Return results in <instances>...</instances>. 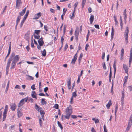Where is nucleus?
Here are the masks:
<instances>
[{
	"mask_svg": "<svg viewBox=\"0 0 132 132\" xmlns=\"http://www.w3.org/2000/svg\"><path fill=\"white\" fill-rule=\"evenodd\" d=\"M92 9L91 7H89L88 8V12L89 13H91L92 11Z\"/></svg>",
	"mask_w": 132,
	"mask_h": 132,
	"instance_id": "680f3d73",
	"label": "nucleus"
},
{
	"mask_svg": "<svg viewBox=\"0 0 132 132\" xmlns=\"http://www.w3.org/2000/svg\"><path fill=\"white\" fill-rule=\"evenodd\" d=\"M53 107L56 109H58L59 108V105L57 104H56Z\"/></svg>",
	"mask_w": 132,
	"mask_h": 132,
	"instance_id": "58836bf2",
	"label": "nucleus"
},
{
	"mask_svg": "<svg viewBox=\"0 0 132 132\" xmlns=\"http://www.w3.org/2000/svg\"><path fill=\"white\" fill-rule=\"evenodd\" d=\"M123 100H124L121 99V103L122 107L123 106Z\"/></svg>",
	"mask_w": 132,
	"mask_h": 132,
	"instance_id": "0e129e2a",
	"label": "nucleus"
},
{
	"mask_svg": "<svg viewBox=\"0 0 132 132\" xmlns=\"http://www.w3.org/2000/svg\"><path fill=\"white\" fill-rule=\"evenodd\" d=\"M26 9V7H25L24 9H23L21 11V12H20L19 13V16H21L23 15L25 12Z\"/></svg>",
	"mask_w": 132,
	"mask_h": 132,
	"instance_id": "2eb2a0df",
	"label": "nucleus"
},
{
	"mask_svg": "<svg viewBox=\"0 0 132 132\" xmlns=\"http://www.w3.org/2000/svg\"><path fill=\"white\" fill-rule=\"evenodd\" d=\"M33 35L34 36V38L35 39H39L40 37V36L39 35L36 36V35H35V34H33Z\"/></svg>",
	"mask_w": 132,
	"mask_h": 132,
	"instance_id": "72a5a7b5",
	"label": "nucleus"
},
{
	"mask_svg": "<svg viewBox=\"0 0 132 132\" xmlns=\"http://www.w3.org/2000/svg\"><path fill=\"white\" fill-rule=\"evenodd\" d=\"M128 88L131 91H132V85L128 86Z\"/></svg>",
	"mask_w": 132,
	"mask_h": 132,
	"instance_id": "603ef678",
	"label": "nucleus"
},
{
	"mask_svg": "<svg viewBox=\"0 0 132 132\" xmlns=\"http://www.w3.org/2000/svg\"><path fill=\"white\" fill-rule=\"evenodd\" d=\"M7 112H4L3 114V121H4L6 117V116Z\"/></svg>",
	"mask_w": 132,
	"mask_h": 132,
	"instance_id": "4be33fe9",
	"label": "nucleus"
},
{
	"mask_svg": "<svg viewBox=\"0 0 132 132\" xmlns=\"http://www.w3.org/2000/svg\"><path fill=\"white\" fill-rule=\"evenodd\" d=\"M124 93L123 91L122 92V96L121 99L124 100L125 97Z\"/></svg>",
	"mask_w": 132,
	"mask_h": 132,
	"instance_id": "f704fd0d",
	"label": "nucleus"
},
{
	"mask_svg": "<svg viewBox=\"0 0 132 132\" xmlns=\"http://www.w3.org/2000/svg\"><path fill=\"white\" fill-rule=\"evenodd\" d=\"M11 51V44H10V46L9 47V49L8 50V53L9 54H10V52Z\"/></svg>",
	"mask_w": 132,
	"mask_h": 132,
	"instance_id": "49530a36",
	"label": "nucleus"
},
{
	"mask_svg": "<svg viewBox=\"0 0 132 132\" xmlns=\"http://www.w3.org/2000/svg\"><path fill=\"white\" fill-rule=\"evenodd\" d=\"M83 55L82 53H81L80 54V55L78 61H79V63H80L81 62V60L82 57L83 56Z\"/></svg>",
	"mask_w": 132,
	"mask_h": 132,
	"instance_id": "393cba45",
	"label": "nucleus"
},
{
	"mask_svg": "<svg viewBox=\"0 0 132 132\" xmlns=\"http://www.w3.org/2000/svg\"><path fill=\"white\" fill-rule=\"evenodd\" d=\"M20 59V57L19 55H16L14 56L13 58H12L13 62L16 63Z\"/></svg>",
	"mask_w": 132,
	"mask_h": 132,
	"instance_id": "0eeeda50",
	"label": "nucleus"
},
{
	"mask_svg": "<svg viewBox=\"0 0 132 132\" xmlns=\"http://www.w3.org/2000/svg\"><path fill=\"white\" fill-rule=\"evenodd\" d=\"M11 108L13 111H14L15 110L16 106L15 103H12L10 105Z\"/></svg>",
	"mask_w": 132,
	"mask_h": 132,
	"instance_id": "1a4fd4ad",
	"label": "nucleus"
},
{
	"mask_svg": "<svg viewBox=\"0 0 132 132\" xmlns=\"http://www.w3.org/2000/svg\"><path fill=\"white\" fill-rule=\"evenodd\" d=\"M22 3L21 0H16L15 7L16 9H19L20 5Z\"/></svg>",
	"mask_w": 132,
	"mask_h": 132,
	"instance_id": "9d476101",
	"label": "nucleus"
},
{
	"mask_svg": "<svg viewBox=\"0 0 132 132\" xmlns=\"http://www.w3.org/2000/svg\"><path fill=\"white\" fill-rule=\"evenodd\" d=\"M37 46V48L39 49V50H40L41 48V46H42L43 45H38Z\"/></svg>",
	"mask_w": 132,
	"mask_h": 132,
	"instance_id": "6e6d98bb",
	"label": "nucleus"
},
{
	"mask_svg": "<svg viewBox=\"0 0 132 132\" xmlns=\"http://www.w3.org/2000/svg\"><path fill=\"white\" fill-rule=\"evenodd\" d=\"M75 12V11H74L72 13V16H71V15H70V16H71L70 17V18L71 19H73V18L72 17L73 16H74Z\"/></svg>",
	"mask_w": 132,
	"mask_h": 132,
	"instance_id": "3c124183",
	"label": "nucleus"
},
{
	"mask_svg": "<svg viewBox=\"0 0 132 132\" xmlns=\"http://www.w3.org/2000/svg\"><path fill=\"white\" fill-rule=\"evenodd\" d=\"M21 109L18 108L17 109V114L18 117L19 118L21 117L23 115V113L21 111Z\"/></svg>",
	"mask_w": 132,
	"mask_h": 132,
	"instance_id": "9b49d317",
	"label": "nucleus"
},
{
	"mask_svg": "<svg viewBox=\"0 0 132 132\" xmlns=\"http://www.w3.org/2000/svg\"><path fill=\"white\" fill-rule=\"evenodd\" d=\"M103 67L104 69L105 70L106 69V67L105 62H104L103 64Z\"/></svg>",
	"mask_w": 132,
	"mask_h": 132,
	"instance_id": "a19ab883",
	"label": "nucleus"
},
{
	"mask_svg": "<svg viewBox=\"0 0 132 132\" xmlns=\"http://www.w3.org/2000/svg\"><path fill=\"white\" fill-rule=\"evenodd\" d=\"M78 29V28H76L75 33V38L77 42L78 41V35L79 34Z\"/></svg>",
	"mask_w": 132,
	"mask_h": 132,
	"instance_id": "6e6552de",
	"label": "nucleus"
},
{
	"mask_svg": "<svg viewBox=\"0 0 132 132\" xmlns=\"http://www.w3.org/2000/svg\"><path fill=\"white\" fill-rule=\"evenodd\" d=\"M39 112L41 116H44V115L45 114V113L44 112H43V111L42 110H40Z\"/></svg>",
	"mask_w": 132,
	"mask_h": 132,
	"instance_id": "7c9ffc66",
	"label": "nucleus"
},
{
	"mask_svg": "<svg viewBox=\"0 0 132 132\" xmlns=\"http://www.w3.org/2000/svg\"><path fill=\"white\" fill-rule=\"evenodd\" d=\"M114 29L113 28V27H112V31L111 35H114Z\"/></svg>",
	"mask_w": 132,
	"mask_h": 132,
	"instance_id": "e433bc0d",
	"label": "nucleus"
},
{
	"mask_svg": "<svg viewBox=\"0 0 132 132\" xmlns=\"http://www.w3.org/2000/svg\"><path fill=\"white\" fill-rule=\"evenodd\" d=\"M89 33H90L89 30H88V34H87V36H86L87 40H88V37H89Z\"/></svg>",
	"mask_w": 132,
	"mask_h": 132,
	"instance_id": "09e8293b",
	"label": "nucleus"
},
{
	"mask_svg": "<svg viewBox=\"0 0 132 132\" xmlns=\"http://www.w3.org/2000/svg\"><path fill=\"white\" fill-rule=\"evenodd\" d=\"M42 55L43 56H45L46 54V52L45 49H44L42 54Z\"/></svg>",
	"mask_w": 132,
	"mask_h": 132,
	"instance_id": "2f4dec72",
	"label": "nucleus"
},
{
	"mask_svg": "<svg viewBox=\"0 0 132 132\" xmlns=\"http://www.w3.org/2000/svg\"><path fill=\"white\" fill-rule=\"evenodd\" d=\"M35 108L36 109H38L37 110L38 111H39V107L38 106L37 104H36L35 105Z\"/></svg>",
	"mask_w": 132,
	"mask_h": 132,
	"instance_id": "5fc2aeb1",
	"label": "nucleus"
},
{
	"mask_svg": "<svg viewBox=\"0 0 132 132\" xmlns=\"http://www.w3.org/2000/svg\"><path fill=\"white\" fill-rule=\"evenodd\" d=\"M77 91H75V92H73L72 94V97H76V96H77V95L76 94Z\"/></svg>",
	"mask_w": 132,
	"mask_h": 132,
	"instance_id": "c756f323",
	"label": "nucleus"
},
{
	"mask_svg": "<svg viewBox=\"0 0 132 132\" xmlns=\"http://www.w3.org/2000/svg\"><path fill=\"white\" fill-rule=\"evenodd\" d=\"M50 11L52 13H54L55 12V10L52 8L50 9Z\"/></svg>",
	"mask_w": 132,
	"mask_h": 132,
	"instance_id": "338daca9",
	"label": "nucleus"
},
{
	"mask_svg": "<svg viewBox=\"0 0 132 132\" xmlns=\"http://www.w3.org/2000/svg\"><path fill=\"white\" fill-rule=\"evenodd\" d=\"M24 38L28 41V43H29V35L28 34H25Z\"/></svg>",
	"mask_w": 132,
	"mask_h": 132,
	"instance_id": "6ab92c4d",
	"label": "nucleus"
},
{
	"mask_svg": "<svg viewBox=\"0 0 132 132\" xmlns=\"http://www.w3.org/2000/svg\"><path fill=\"white\" fill-rule=\"evenodd\" d=\"M118 104H117L116 105V107H115V120H116V113L117 111V110H118Z\"/></svg>",
	"mask_w": 132,
	"mask_h": 132,
	"instance_id": "412c9836",
	"label": "nucleus"
},
{
	"mask_svg": "<svg viewBox=\"0 0 132 132\" xmlns=\"http://www.w3.org/2000/svg\"><path fill=\"white\" fill-rule=\"evenodd\" d=\"M31 46L32 48H34L35 47L33 43V41L32 40V42H31Z\"/></svg>",
	"mask_w": 132,
	"mask_h": 132,
	"instance_id": "052dcab7",
	"label": "nucleus"
},
{
	"mask_svg": "<svg viewBox=\"0 0 132 132\" xmlns=\"http://www.w3.org/2000/svg\"><path fill=\"white\" fill-rule=\"evenodd\" d=\"M66 115L64 116L65 118L67 119H69L72 113V108L71 105H69L65 110Z\"/></svg>",
	"mask_w": 132,
	"mask_h": 132,
	"instance_id": "f257e3e1",
	"label": "nucleus"
},
{
	"mask_svg": "<svg viewBox=\"0 0 132 132\" xmlns=\"http://www.w3.org/2000/svg\"><path fill=\"white\" fill-rule=\"evenodd\" d=\"M116 61L115 60H115L114 61V64L113 65V67L114 69V76H115L116 71Z\"/></svg>",
	"mask_w": 132,
	"mask_h": 132,
	"instance_id": "dca6fc26",
	"label": "nucleus"
},
{
	"mask_svg": "<svg viewBox=\"0 0 132 132\" xmlns=\"http://www.w3.org/2000/svg\"><path fill=\"white\" fill-rule=\"evenodd\" d=\"M64 40V38H63V37L62 36L61 37V42L62 45H63Z\"/></svg>",
	"mask_w": 132,
	"mask_h": 132,
	"instance_id": "8fccbe9b",
	"label": "nucleus"
},
{
	"mask_svg": "<svg viewBox=\"0 0 132 132\" xmlns=\"http://www.w3.org/2000/svg\"><path fill=\"white\" fill-rule=\"evenodd\" d=\"M35 85H33L31 87V88L33 90H34L36 89V88H35Z\"/></svg>",
	"mask_w": 132,
	"mask_h": 132,
	"instance_id": "a18cd8bd",
	"label": "nucleus"
},
{
	"mask_svg": "<svg viewBox=\"0 0 132 132\" xmlns=\"http://www.w3.org/2000/svg\"><path fill=\"white\" fill-rule=\"evenodd\" d=\"M41 103L43 105H44L46 103V102L45 101V99H42Z\"/></svg>",
	"mask_w": 132,
	"mask_h": 132,
	"instance_id": "c85d7f7f",
	"label": "nucleus"
},
{
	"mask_svg": "<svg viewBox=\"0 0 132 132\" xmlns=\"http://www.w3.org/2000/svg\"><path fill=\"white\" fill-rule=\"evenodd\" d=\"M77 59H75L73 58L72 59V61H71V63L72 64H74L75 63V62Z\"/></svg>",
	"mask_w": 132,
	"mask_h": 132,
	"instance_id": "79ce46f5",
	"label": "nucleus"
},
{
	"mask_svg": "<svg viewBox=\"0 0 132 132\" xmlns=\"http://www.w3.org/2000/svg\"><path fill=\"white\" fill-rule=\"evenodd\" d=\"M68 86H71V79L70 78L69 81H67Z\"/></svg>",
	"mask_w": 132,
	"mask_h": 132,
	"instance_id": "37998d69",
	"label": "nucleus"
},
{
	"mask_svg": "<svg viewBox=\"0 0 132 132\" xmlns=\"http://www.w3.org/2000/svg\"><path fill=\"white\" fill-rule=\"evenodd\" d=\"M16 63L15 62L12 61L11 67V69H12L15 68Z\"/></svg>",
	"mask_w": 132,
	"mask_h": 132,
	"instance_id": "a211bd4d",
	"label": "nucleus"
},
{
	"mask_svg": "<svg viewBox=\"0 0 132 132\" xmlns=\"http://www.w3.org/2000/svg\"><path fill=\"white\" fill-rule=\"evenodd\" d=\"M29 46V44L27 46V47H26V48L28 51H29L30 49V48Z\"/></svg>",
	"mask_w": 132,
	"mask_h": 132,
	"instance_id": "69168bd1",
	"label": "nucleus"
},
{
	"mask_svg": "<svg viewBox=\"0 0 132 132\" xmlns=\"http://www.w3.org/2000/svg\"><path fill=\"white\" fill-rule=\"evenodd\" d=\"M129 32L128 28V27H127L124 34L126 44L128 43V34Z\"/></svg>",
	"mask_w": 132,
	"mask_h": 132,
	"instance_id": "7ed1b4c3",
	"label": "nucleus"
},
{
	"mask_svg": "<svg viewBox=\"0 0 132 132\" xmlns=\"http://www.w3.org/2000/svg\"><path fill=\"white\" fill-rule=\"evenodd\" d=\"M8 107V106L7 105H6L4 112H7V111Z\"/></svg>",
	"mask_w": 132,
	"mask_h": 132,
	"instance_id": "ea45409f",
	"label": "nucleus"
},
{
	"mask_svg": "<svg viewBox=\"0 0 132 132\" xmlns=\"http://www.w3.org/2000/svg\"><path fill=\"white\" fill-rule=\"evenodd\" d=\"M78 3V2H76L75 4L74 5V11H75L76 9V7Z\"/></svg>",
	"mask_w": 132,
	"mask_h": 132,
	"instance_id": "c9c22d12",
	"label": "nucleus"
},
{
	"mask_svg": "<svg viewBox=\"0 0 132 132\" xmlns=\"http://www.w3.org/2000/svg\"><path fill=\"white\" fill-rule=\"evenodd\" d=\"M48 89V88L46 87L44 89V91L45 92H46Z\"/></svg>",
	"mask_w": 132,
	"mask_h": 132,
	"instance_id": "bf43d9fd",
	"label": "nucleus"
},
{
	"mask_svg": "<svg viewBox=\"0 0 132 132\" xmlns=\"http://www.w3.org/2000/svg\"><path fill=\"white\" fill-rule=\"evenodd\" d=\"M28 99V97H27L24 98L22 99L20 102L18 106V107H19L23 105L25 102H27Z\"/></svg>",
	"mask_w": 132,
	"mask_h": 132,
	"instance_id": "423d86ee",
	"label": "nucleus"
},
{
	"mask_svg": "<svg viewBox=\"0 0 132 132\" xmlns=\"http://www.w3.org/2000/svg\"><path fill=\"white\" fill-rule=\"evenodd\" d=\"M40 32V30H35V32L33 34H36L37 35H39V34Z\"/></svg>",
	"mask_w": 132,
	"mask_h": 132,
	"instance_id": "b1692460",
	"label": "nucleus"
},
{
	"mask_svg": "<svg viewBox=\"0 0 132 132\" xmlns=\"http://www.w3.org/2000/svg\"><path fill=\"white\" fill-rule=\"evenodd\" d=\"M109 77L110 78H111L112 71H111V67H110V73Z\"/></svg>",
	"mask_w": 132,
	"mask_h": 132,
	"instance_id": "de8ad7c7",
	"label": "nucleus"
},
{
	"mask_svg": "<svg viewBox=\"0 0 132 132\" xmlns=\"http://www.w3.org/2000/svg\"><path fill=\"white\" fill-rule=\"evenodd\" d=\"M103 128H104V132H107V130L106 129V126L105 125H104V126Z\"/></svg>",
	"mask_w": 132,
	"mask_h": 132,
	"instance_id": "4c0bfd02",
	"label": "nucleus"
},
{
	"mask_svg": "<svg viewBox=\"0 0 132 132\" xmlns=\"http://www.w3.org/2000/svg\"><path fill=\"white\" fill-rule=\"evenodd\" d=\"M38 42L39 45H43V44H44V42L43 41L38 40Z\"/></svg>",
	"mask_w": 132,
	"mask_h": 132,
	"instance_id": "bb28decb",
	"label": "nucleus"
},
{
	"mask_svg": "<svg viewBox=\"0 0 132 132\" xmlns=\"http://www.w3.org/2000/svg\"><path fill=\"white\" fill-rule=\"evenodd\" d=\"M68 47V45L67 44H66L64 46V51H65L66 49Z\"/></svg>",
	"mask_w": 132,
	"mask_h": 132,
	"instance_id": "13d9d810",
	"label": "nucleus"
},
{
	"mask_svg": "<svg viewBox=\"0 0 132 132\" xmlns=\"http://www.w3.org/2000/svg\"><path fill=\"white\" fill-rule=\"evenodd\" d=\"M29 10L27 11L26 14L24 15V17L23 18V19L22 21L21 22L20 27V28H21L23 24L24 23V21L26 20L28 14L29 13Z\"/></svg>",
	"mask_w": 132,
	"mask_h": 132,
	"instance_id": "39448f33",
	"label": "nucleus"
},
{
	"mask_svg": "<svg viewBox=\"0 0 132 132\" xmlns=\"http://www.w3.org/2000/svg\"><path fill=\"white\" fill-rule=\"evenodd\" d=\"M132 60V48L130 51L129 63H131Z\"/></svg>",
	"mask_w": 132,
	"mask_h": 132,
	"instance_id": "f3484780",
	"label": "nucleus"
},
{
	"mask_svg": "<svg viewBox=\"0 0 132 132\" xmlns=\"http://www.w3.org/2000/svg\"><path fill=\"white\" fill-rule=\"evenodd\" d=\"M94 16L93 15H91L89 20L90 21V23L92 24L93 21L94 19Z\"/></svg>",
	"mask_w": 132,
	"mask_h": 132,
	"instance_id": "aec40b11",
	"label": "nucleus"
},
{
	"mask_svg": "<svg viewBox=\"0 0 132 132\" xmlns=\"http://www.w3.org/2000/svg\"><path fill=\"white\" fill-rule=\"evenodd\" d=\"M36 94H37L35 91H32V92L31 95L32 98H35L36 99H37Z\"/></svg>",
	"mask_w": 132,
	"mask_h": 132,
	"instance_id": "ddd939ff",
	"label": "nucleus"
},
{
	"mask_svg": "<svg viewBox=\"0 0 132 132\" xmlns=\"http://www.w3.org/2000/svg\"><path fill=\"white\" fill-rule=\"evenodd\" d=\"M15 55L14 53H12V54L10 56L9 59L8 61L7 62V66L6 67V74L7 75L8 72L9 71V68L10 67L11 63L12 60V58Z\"/></svg>",
	"mask_w": 132,
	"mask_h": 132,
	"instance_id": "f03ea898",
	"label": "nucleus"
},
{
	"mask_svg": "<svg viewBox=\"0 0 132 132\" xmlns=\"http://www.w3.org/2000/svg\"><path fill=\"white\" fill-rule=\"evenodd\" d=\"M21 18V17L20 16H19L17 18V19L16 21V24H18Z\"/></svg>",
	"mask_w": 132,
	"mask_h": 132,
	"instance_id": "a878e982",
	"label": "nucleus"
},
{
	"mask_svg": "<svg viewBox=\"0 0 132 132\" xmlns=\"http://www.w3.org/2000/svg\"><path fill=\"white\" fill-rule=\"evenodd\" d=\"M123 67L124 69L125 70V72L128 75V68L126 65L124 64L123 65Z\"/></svg>",
	"mask_w": 132,
	"mask_h": 132,
	"instance_id": "4468645a",
	"label": "nucleus"
},
{
	"mask_svg": "<svg viewBox=\"0 0 132 132\" xmlns=\"http://www.w3.org/2000/svg\"><path fill=\"white\" fill-rule=\"evenodd\" d=\"M112 103H111V100H110L109 103H108L106 105V106L107 108L108 109H109L110 108V106L111 105Z\"/></svg>",
	"mask_w": 132,
	"mask_h": 132,
	"instance_id": "5701e85b",
	"label": "nucleus"
},
{
	"mask_svg": "<svg viewBox=\"0 0 132 132\" xmlns=\"http://www.w3.org/2000/svg\"><path fill=\"white\" fill-rule=\"evenodd\" d=\"M132 124V114L131 115L129 118V120L128 124L126 129V131H128L129 130Z\"/></svg>",
	"mask_w": 132,
	"mask_h": 132,
	"instance_id": "20e7f679",
	"label": "nucleus"
},
{
	"mask_svg": "<svg viewBox=\"0 0 132 132\" xmlns=\"http://www.w3.org/2000/svg\"><path fill=\"white\" fill-rule=\"evenodd\" d=\"M44 28L45 29L46 31H47L48 30V27L47 25H44Z\"/></svg>",
	"mask_w": 132,
	"mask_h": 132,
	"instance_id": "c03bdc74",
	"label": "nucleus"
},
{
	"mask_svg": "<svg viewBox=\"0 0 132 132\" xmlns=\"http://www.w3.org/2000/svg\"><path fill=\"white\" fill-rule=\"evenodd\" d=\"M28 101H30L31 103L34 102V100L32 98H30L28 100Z\"/></svg>",
	"mask_w": 132,
	"mask_h": 132,
	"instance_id": "e2e57ef3",
	"label": "nucleus"
},
{
	"mask_svg": "<svg viewBox=\"0 0 132 132\" xmlns=\"http://www.w3.org/2000/svg\"><path fill=\"white\" fill-rule=\"evenodd\" d=\"M71 117L73 119H76L77 118V116L75 115H72L71 116Z\"/></svg>",
	"mask_w": 132,
	"mask_h": 132,
	"instance_id": "4d7b16f0",
	"label": "nucleus"
},
{
	"mask_svg": "<svg viewBox=\"0 0 132 132\" xmlns=\"http://www.w3.org/2000/svg\"><path fill=\"white\" fill-rule=\"evenodd\" d=\"M41 15V13L40 12H39L37 13V14L35 15L34 18H33L34 19L37 20L40 17Z\"/></svg>",
	"mask_w": 132,
	"mask_h": 132,
	"instance_id": "f8f14e48",
	"label": "nucleus"
},
{
	"mask_svg": "<svg viewBox=\"0 0 132 132\" xmlns=\"http://www.w3.org/2000/svg\"><path fill=\"white\" fill-rule=\"evenodd\" d=\"M94 26L96 28L99 29V27L98 25L95 24L94 25Z\"/></svg>",
	"mask_w": 132,
	"mask_h": 132,
	"instance_id": "774afa93",
	"label": "nucleus"
},
{
	"mask_svg": "<svg viewBox=\"0 0 132 132\" xmlns=\"http://www.w3.org/2000/svg\"><path fill=\"white\" fill-rule=\"evenodd\" d=\"M57 124L58 126L61 129V130L62 129H63V127L61 123L59 121H57Z\"/></svg>",
	"mask_w": 132,
	"mask_h": 132,
	"instance_id": "cd10ccee",
	"label": "nucleus"
},
{
	"mask_svg": "<svg viewBox=\"0 0 132 132\" xmlns=\"http://www.w3.org/2000/svg\"><path fill=\"white\" fill-rule=\"evenodd\" d=\"M39 123L40 126L41 127H42V120H41L40 118L39 119Z\"/></svg>",
	"mask_w": 132,
	"mask_h": 132,
	"instance_id": "864d4df0",
	"label": "nucleus"
},
{
	"mask_svg": "<svg viewBox=\"0 0 132 132\" xmlns=\"http://www.w3.org/2000/svg\"><path fill=\"white\" fill-rule=\"evenodd\" d=\"M124 52V50L123 48H122L121 50V56H123Z\"/></svg>",
	"mask_w": 132,
	"mask_h": 132,
	"instance_id": "473e14b6",
	"label": "nucleus"
}]
</instances>
